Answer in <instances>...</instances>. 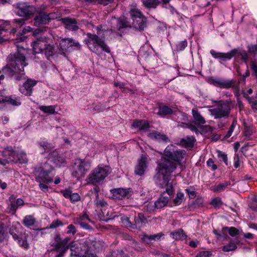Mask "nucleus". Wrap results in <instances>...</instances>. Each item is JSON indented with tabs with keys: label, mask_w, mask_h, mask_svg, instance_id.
<instances>
[{
	"label": "nucleus",
	"mask_w": 257,
	"mask_h": 257,
	"mask_svg": "<svg viewBox=\"0 0 257 257\" xmlns=\"http://www.w3.org/2000/svg\"><path fill=\"white\" fill-rule=\"evenodd\" d=\"M133 126L140 131H143L149 128V124L145 120H136L134 121Z\"/></svg>",
	"instance_id": "nucleus-32"
},
{
	"label": "nucleus",
	"mask_w": 257,
	"mask_h": 257,
	"mask_svg": "<svg viewBox=\"0 0 257 257\" xmlns=\"http://www.w3.org/2000/svg\"><path fill=\"white\" fill-rule=\"evenodd\" d=\"M17 14L20 17L28 19L37 11L36 8L28 3L21 2L17 4Z\"/></svg>",
	"instance_id": "nucleus-12"
},
{
	"label": "nucleus",
	"mask_w": 257,
	"mask_h": 257,
	"mask_svg": "<svg viewBox=\"0 0 257 257\" xmlns=\"http://www.w3.org/2000/svg\"><path fill=\"white\" fill-rule=\"evenodd\" d=\"M64 224L63 222L60 220L59 219H57L56 220L53 221L48 227L49 228L54 229L56 228L59 226H63Z\"/></svg>",
	"instance_id": "nucleus-54"
},
{
	"label": "nucleus",
	"mask_w": 257,
	"mask_h": 257,
	"mask_svg": "<svg viewBox=\"0 0 257 257\" xmlns=\"http://www.w3.org/2000/svg\"><path fill=\"white\" fill-rule=\"evenodd\" d=\"M18 158L22 163H26L28 162L26 154L23 152H21L18 154Z\"/></svg>",
	"instance_id": "nucleus-55"
},
{
	"label": "nucleus",
	"mask_w": 257,
	"mask_h": 257,
	"mask_svg": "<svg viewBox=\"0 0 257 257\" xmlns=\"http://www.w3.org/2000/svg\"><path fill=\"white\" fill-rule=\"evenodd\" d=\"M55 108V105H41L39 107L40 110L43 111L44 113L51 114H54L56 112Z\"/></svg>",
	"instance_id": "nucleus-40"
},
{
	"label": "nucleus",
	"mask_w": 257,
	"mask_h": 257,
	"mask_svg": "<svg viewBox=\"0 0 257 257\" xmlns=\"http://www.w3.org/2000/svg\"><path fill=\"white\" fill-rule=\"evenodd\" d=\"M97 198L95 201V204L97 206L100 207H104L107 205L106 201H105L103 199H99L98 198V194L97 193Z\"/></svg>",
	"instance_id": "nucleus-61"
},
{
	"label": "nucleus",
	"mask_w": 257,
	"mask_h": 257,
	"mask_svg": "<svg viewBox=\"0 0 257 257\" xmlns=\"http://www.w3.org/2000/svg\"><path fill=\"white\" fill-rule=\"evenodd\" d=\"M230 184V182L225 181L222 183L215 185L213 188V191L216 192H221L224 191L225 188Z\"/></svg>",
	"instance_id": "nucleus-41"
},
{
	"label": "nucleus",
	"mask_w": 257,
	"mask_h": 257,
	"mask_svg": "<svg viewBox=\"0 0 257 257\" xmlns=\"http://www.w3.org/2000/svg\"><path fill=\"white\" fill-rule=\"evenodd\" d=\"M238 243V240H236L235 242H230L229 243L223 245L222 247V249L223 251L225 252L234 251L237 249V245Z\"/></svg>",
	"instance_id": "nucleus-36"
},
{
	"label": "nucleus",
	"mask_w": 257,
	"mask_h": 257,
	"mask_svg": "<svg viewBox=\"0 0 257 257\" xmlns=\"http://www.w3.org/2000/svg\"><path fill=\"white\" fill-rule=\"evenodd\" d=\"M213 102L216 103V105L211 106L209 111L214 118H227L230 113L232 108V103L231 101L229 100L225 101L215 100Z\"/></svg>",
	"instance_id": "nucleus-4"
},
{
	"label": "nucleus",
	"mask_w": 257,
	"mask_h": 257,
	"mask_svg": "<svg viewBox=\"0 0 257 257\" xmlns=\"http://www.w3.org/2000/svg\"><path fill=\"white\" fill-rule=\"evenodd\" d=\"M221 199L219 197H216L212 199L211 204L215 207H220L222 205Z\"/></svg>",
	"instance_id": "nucleus-57"
},
{
	"label": "nucleus",
	"mask_w": 257,
	"mask_h": 257,
	"mask_svg": "<svg viewBox=\"0 0 257 257\" xmlns=\"http://www.w3.org/2000/svg\"><path fill=\"white\" fill-rule=\"evenodd\" d=\"M195 139L193 136H188L180 141V145L185 148H192L194 146Z\"/></svg>",
	"instance_id": "nucleus-31"
},
{
	"label": "nucleus",
	"mask_w": 257,
	"mask_h": 257,
	"mask_svg": "<svg viewBox=\"0 0 257 257\" xmlns=\"http://www.w3.org/2000/svg\"><path fill=\"white\" fill-rule=\"evenodd\" d=\"M133 20V27L138 30H143L146 26L147 19L144 16L134 19Z\"/></svg>",
	"instance_id": "nucleus-25"
},
{
	"label": "nucleus",
	"mask_w": 257,
	"mask_h": 257,
	"mask_svg": "<svg viewBox=\"0 0 257 257\" xmlns=\"http://www.w3.org/2000/svg\"><path fill=\"white\" fill-rule=\"evenodd\" d=\"M121 221L122 224L127 228L133 229V223L130 221L128 217L124 216L121 217Z\"/></svg>",
	"instance_id": "nucleus-49"
},
{
	"label": "nucleus",
	"mask_w": 257,
	"mask_h": 257,
	"mask_svg": "<svg viewBox=\"0 0 257 257\" xmlns=\"http://www.w3.org/2000/svg\"><path fill=\"white\" fill-rule=\"evenodd\" d=\"M244 96L248 100L249 103L251 105L252 109L257 112V97H249L247 94H244Z\"/></svg>",
	"instance_id": "nucleus-46"
},
{
	"label": "nucleus",
	"mask_w": 257,
	"mask_h": 257,
	"mask_svg": "<svg viewBox=\"0 0 257 257\" xmlns=\"http://www.w3.org/2000/svg\"><path fill=\"white\" fill-rule=\"evenodd\" d=\"M169 199L167 196H164V193H162L160 197L155 202V206L157 209H160L164 207L168 204Z\"/></svg>",
	"instance_id": "nucleus-33"
},
{
	"label": "nucleus",
	"mask_w": 257,
	"mask_h": 257,
	"mask_svg": "<svg viewBox=\"0 0 257 257\" xmlns=\"http://www.w3.org/2000/svg\"><path fill=\"white\" fill-rule=\"evenodd\" d=\"M21 228V225L19 223H17V224H13L10 228L9 232L12 235L14 239L17 241L20 246L28 249L29 245L27 241V235L20 231Z\"/></svg>",
	"instance_id": "nucleus-10"
},
{
	"label": "nucleus",
	"mask_w": 257,
	"mask_h": 257,
	"mask_svg": "<svg viewBox=\"0 0 257 257\" xmlns=\"http://www.w3.org/2000/svg\"><path fill=\"white\" fill-rule=\"evenodd\" d=\"M170 236L176 240H183L186 238V235L181 229L170 233Z\"/></svg>",
	"instance_id": "nucleus-34"
},
{
	"label": "nucleus",
	"mask_w": 257,
	"mask_h": 257,
	"mask_svg": "<svg viewBox=\"0 0 257 257\" xmlns=\"http://www.w3.org/2000/svg\"><path fill=\"white\" fill-rule=\"evenodd\" d=\"M62 21L68 30L75 31L79 29L78 24L75 19L67 18L62 19Z\"/></svg>",
	"instance_id": "nucleus-23"
},
{
	"label": "nucleus",
	"mask_w": 257,
	"mask_h": 257,
	"mask_svg": "<svg viewBox=\"0 0 257 257\" xmlns=\"http://www.w3.org/2000/svg\"><path fill=\"white\" fill-rule=\"evenodd\" d=\"M68 245L71 250L70 257H82L84 254L87 251L84 242L82 243H76L71 242Z\"/></svg>",
	"instance_id": "nucleus-14"
},
{
	"label": "nucleus",
	"mask_w": 257,
	"mask_h": 257,
	"mask_svg": "<svg viewBox=\"0 0 257 257\" xmlns=\"http://www.w3.org/2000/svg\"><path fill=\"white\" fill-rule=\"evenodd\" d=\"M55 242L51 244L54 247L53 250H58L59 253L55 257H63L69 248L68 245L70 238L68 237L62 239L59 234H56L54 236Z\"/></svg>",
	"instance_id": "nucleus-11"
},
{
	"label": "nucleus",
	"mask_w": 257,
	"mask_h": 257,
	"mask_svg": "<svg viewBox=\"0 0 257 257\" xmlns=\"http://www.w3.org/2000/svg\"><path fill=\"white\" fill-rule=\"evenodd\" d=\"M211 253L208 251H204L200 252L196 256V257H210Z\"/></svg>",
	"instance_id": "nucleus-63"
},
{
	"label": "nucleus",
	"mask_w": 257,
	"mask_h": 257,
	"mask_svg": "<svg viewBox=\"0 0 257 257\" xmlns=\"http://www.w3.org/2000/svg\"><path fill=\"white\" fill-rule=\"evenodd\" d=\"M130 15L132 17L133 20L134 19L139 18L143 16V15L141 11L136 8H132L130 11Z\"/></svg>",
	"instance_id": "nucleus-47"
},
{
	"label": "nucleus",
	"mask_w": 257,
	"mask_h": 257,
	"mask_svg": "<svg viewBox=\"0 0 257 257\" xmlns=\"http://www.w3.org/2000/svg\"><path fill=\"white\" fill-rule=\"evenodd\" d=\"M49 22V19L47 14L44 12L39 13L34 19V25L35 26L46 24Z\"/></svg>",
	"instance_id": "nucleus-26"
},
{
	"label": "nucleus",
	"mask_w": 257,
	"mask_h": 257,
	"mask_svg": "<svg viewBox=\"0 0 257 257\" xmlns=\"http://www.w3.org/2000/svg\"><path fill=\"white\" fill-rule=\"evenodd\" d=\"M63 196L69 199L72 203H75L80 200V196L77 193H72L70 189H66L61 191Z\"/></svg>",
	"instance_id": "nucleus-24"
},
{
	"label": "nucleus",
	"mask_w": 257,
	"mask_h": 257,
	"mask_svg": "<svg viewBox=\"0 0 257 257\" xmlns=\"http://www.w3.org/2000/svg\"><path fill=\"white\" fill-rule=\"evenodd\" d=\"M237 120L236 118H234L231 126H230L228 131L227 132L226 135H225V137L226 138H229L232 134V133L234 130V128L237 126Z\"/></svg>",
	"instance_id": "nucleus-48"
},
{
	"label": "nucleus",
	"mask_w": 257,
	"mask_h": 257,
	"mask_svg": "<svg viewBox=\"0 0 257 257\" xmlns=\"http://www.w3.org/2000/svg\"><path fill=\"white\" fill-rule=\"evenodd\" d=\"M35 222V217L31 215H26L22 221L23 224L27 227L33 226Z\"/></svg>",
	"instance_id": "nucleus-37"
},
{
	"label": "nucleus",
	"mask_w": 257,
	"mask_h": 257,
	"mask_svg": "<svg viewBox=\"0 0 257 257\" xmlns=\"http://www.w3.org/2000/svg\"><path fill=\"white\" fill-rule=\"evenodd\" d=\"M66 233L67 234H71L74 235L76 232V228L75 226L72 224H69L67 227Z\"/></svg>",
	"instance_id": "nucleus-56"
},
{
	"label": "nucleus",
	"mask_w": 257,
	"mask_h": 257,
	"mask_svg": "<svg viewBox=\"0 0 257 257\" xmlns=\"http://www.w3.org/2000/svg\"><path fill=\"white\" fill-rule=\"evenodd\" d=\"M113 85L115 87H119L120 88L122 89V92L132 91V89L125 87V83L120 81L114 82Z\"/></svg>",
	"instance_id": "nucleus-50"
},
{
	"label": "nucleus",
	"mask_w": 257,
	"mask_h": 257,
	"mask_svg": "<svg viewBox=\"0 0 257 257\" xmlns=\"http://www.w3.org/2000/svg\"><path fill=\"white\" fill-rule=\"evenodd\" d=\"M18 51L14 55L9 56L8 64L2 69L4 74L13 77L16 81H20L24 78L25 72L24 68L27 65L25 62V56L23 51H25L23 47L16 45Z\"/></svg>",
	"instance_id": "nucleus-2"
},
{
	"label": "nucleus",
	"mask_w": 257,
	"mask_h": 257,
	"mask_svg": "<svg viewBox=\"0 0 257 257\" xmlns=\"http://www.w3.org/2000/svg\"><path fill=\"white\" fill-rule=\"evenodd\" d=\"M101 28L102 27L100 26L96 27L97 35L88 33L86 34L87 38L85 40L90 51L98 55H100L102 51L110 52L109 47L102 38H104V31Z\"/></svg>",
	"instance_id": "nucleus-3"
},
{
	"label": "nucleus",
	"mask_w": 257,
	"mask_h": 257,
	"mask_svg": "<svg viewBox=\"0 0 257 257\" xmlns=\"http://www.w3.org/2000/svg\"><path fill=\"white\" fill-rule=\"evenodd\" d=\"M90 168L91 165L89 161L80 158L76 159L72 165L71 175L77 180H80L85 177Z\"/></svg>",
	"instance_id": "nucleus-6"
},
{
	"label": "nucleus",
	"mask_w": 257,
	"mask_h": 257,
	"mask_svg": "<svg viewBox=\"0 0 257 257\" xmlns=\"http://www.w3.org/2000/svg\"><path fill=\"white\" fill-rule=\"evenodd\" d=\"M147 163L148 158L147 155H142L138 160V163L135 167V174L140 176L143 175L147 169Z\"/></svg>",
	"instance_id": "nucleus-17"
},
{
	"label": "nucleus",
	"mask_w": 257,
	"mask_h": 257,
	"mask_svg": "<svg viewBox=\"0 0 257 257\" xmlns=\"http://www.w3.org/2000/svg\"><path fill=\"white\" fill-rule=\"evenodd\" d=\"M192 114L194 119V122L195 124L201 125L203 124L206 122L205 118L201 115L197 109H192Z\"/></svg>",
	"instance_id": "nucleus-27"
},
{
	"label": "nucleus",
	"mask_w": 257,
	"mask_h": 257,
	"mask_svg": "<svg viewBox=\"0 0 257 257\" xmlns=\"http://www.w3.org/2000/svg\"><path fill=\"white\" fill-rule=\"evenodd\" d=\"M40 148H41L45 152H49L54 146L51 144L46 141H41L38 143Z\"/></svg>",
	"instance_id": "nucleus-42"
},
{
	"label": "nucleus",
	"mask_w": 257,
	"mask_h": 257,
	"mask_svg": "<svg viewBox=\"0 0 257 257\" xmlns=\"http://www.w3.org/2000/svg\"><path fill=\"white\" fill-rule=\"evenodd\" d=\"M158 109L157 114L161 117H165L172 114L177 115L178 113H181L180 111L174 110L168 105L162 103L159 105Z\"/></svg>",
	"instance_id": "nucleus-19"
},
{
	"label": "nucleus",
	"mask_w": 257,
	"mask_h": 257,
	"mask_svg": "<svg viewBox=\"0 0 257 257\" xmlns=\"http://www.w3.org/2000/svg\"><path fill=\"white\" fill-rule=\"evenodd\" d=\"M156 172V174L154 177L156 184L160 188H166V190L163 193L164 194L167 193L170 196L173 195L174 193L173 185L171 183H169L170 177L172 173L163 171Z\"/></svg>",
	"instance_id": "nucleus-7"
},
{
	"label": "nucleus",
	"mask_w": 257,
	"mask_h": 257,
	"mask_svg": "<svg viewBox=\"0 0 257 257\" xmlns=\"http://www.w3.org/2000/svg\"><path fill=\"white\" fill-rule=\"evenodd\" d=\"M53 161L56 164V165L59 166H60L65 164V159L63 157L59 155H57V156L54 158Z\"/></svg>",
	"instance_id": "nucleus-51"
},
{
	"label": "nucleus",
	"mask_w": 257,
	"mask_h": 257,
	"mask_svg": "<svg viewBox=\"0 0 257 257\" xmlns=\"http://www.w3.org/2000/svg\"><path fill=\"white\" fill-rule=\"evenodd\" d=\"M113 197L119 200L128 199L132 195V190L131 188H115L111 190Z\"/></svg>",
	"instance_id": "nucleus-16"
},
{
	"label": "nucleus",
	"mask_w": 257,
	"mask_h": 257,
	"mask_svg": "<svg viewBox=\"0 0 257 257\" xmlns=\"http://www.w3.org/2000/svg\"><path fill=\"white\" fill-rule=\"evenodd\" d=\"M248 52L253 57H257V45H251L248 46Z\"/></svg>",
	"instance_id": "nucleus-53"
},
{
	"label": "nucleus",
	"mask_w": 257,
	"mask_h": 257,
	"mask_svg": "<svg viewBox=\"0 0 257 257\" xmlns=\"http://www.w3.org/2000/svg\"><path fill=\"white\" fill-rule=\"evenodd\" d=\"M34 35L36 40L32 43L33 50L35 53H43L47 43L50 42L51 39L39 29L35 31Z\"/></svg>",
	"instance_id": "nucleus-9"
},
{
	"label": "nucleus",
	"mask_w": 257,
	"mask_h": 257,
	"mask_svg": "<svg viewBox=\"0 0 257 257\" xmlns=\"http://www.w3.org/2000/svg\"><path fill=\"white\" fill-rule=\"evenodd\" d=\"M211 84L221 88L229 89L233 88L235 85V81L233 79H226L218 77H211L209 79Z\"/></svg>",
	"instance_id": "nucleus-15"
},
{
	"label": "nucleus",
	"mask_w": 257,
	"mask_h": 257,
	"mask_svg": "<svg viewBox=\"0 0 257 257\" xmlns=\"http://www.w3.org/2000/svg\"><path fill=\"white\" fill-rule=\"evenodd\" d=\"M238 50L237 49H232L227 53L217 52L212 49L210 51V53L214 58L218 59L219 63H222L223 62L231 60L238 53Z\"/></svg>",
	"instance_id": "nucleus-13"
},
{
	"label": "nucleus",
	"mask_w": 257,
	"mask_h": 257,
	"mask_svg": "<svg viewBox=\"0 0 257 257\" xmlns=\"http://www.w3.org/2000/svg\"><path fill=\"white\" fill-rule=\"evenodd\" d=\"M188 44L186 40L178 42L176 44V49L177 51H182L185 49Z\"/></svg>",
	"instance_id": "nucleus-52"
},
{
	"label": "nucleus",
	"mask_w": 257,
	"mask_h": 257,
	"mask_svg": "<svg viewBox=\"0 0 257 257\" xmlns=\"http://www.w3.org/2000/svg\"><path fill=\"white\" fill-rule=\"evenodd\" d=\"M146 220V218L142 213H138L137 216L134 217V223H133V229L140 228L143 226Z\"/></svg>",
	"instance_id": "nucleus-28"
},
{
	"label": "nucleus",
	"mask_w": 257,
	"mask_h": 257,
	"mask_svg": "<svg viewBox=\"0 0 257 257\" xmlns=\"http://www.w3.org/2000/svg\"><path fill=\"white\" fill-rule=\"evenodd\" d=\"M228 230L229 234L232 236H235L238 234L239 230L234 227H226Z\"/></svg>",
	"instance_id": "nucleus-62"
},
{
	"label": "nucleus",
	"mask_w": 257,
	"mask_h": 257,
	"mask_svg": "<svg viewBox=\"0 0 257 257\" xmlns=\"http://www.w3.org/2000/svg\"><path fill=\"white\" fill-rule=\"evenodd\" d=\"M6 232V228L3 224H0V242L5 239Z\"/></svg>",
	"instance_id": "nucleus-59"
},
{
	"label": "nucleus",
	"mask_w": 257,
	"mask_h": 257,
	"mask_svg": "<svg viewBox=\"0 0 257 257\" xmlns=\"http://www.w3.org/2000/svg\"><path fill=\"white\" fill-rule=\"evenodd\" d=\"M49 21L51 19H57L60 17V14L58 13H50L47 14Z\"/></svg>",
	"instance_id": "nucleus-64"
},
{
	"label": "nucleus",
	"mask_w": 257,
	"mask_h": 257,
	"mask_svg": "<svg viewBox=\"0 0 257 257\" xmlns=\"http://www.w3.org/2000/svg\"><path fill=\"white\" fill-rule=\"evenodd\" d=\"M111 168L108 166L99 165L88 175L86 181L92 185L99 184L111 172Z\"/></svg>",
	"instance_id": "nucleus-5"
},
{
	"label": "nucleus",
	"mask_w": 257,
	"mask_h": 257,
	"mask_svg": "<svg viewBox=\"0 0 257 257\" xmlns=\"http://www.w3.org/2000/svg\"><path fill=\"white\" fill-rule=\"evenodd\" d=\"M184 199V194L182 192H177L175 198L173 200V203L175 206L180 205Z\"/></svg>",
	"instance_id": "nucleus-44"
},
{
	"label": "nucleus",
	"mask_w": 257,
	"mask_h": 257,
	"mask_svg": "<svg viewBox=\"0 0 257 257\" xmlns=\"http://www.w3.org/2000/svg\"><path fill=\"white\" fill-rule=\"evenodd\" d=\"M112 23L116 24V27H114L111 28L112 31H115L116 30L119 31L121 29L128 28L131 27V24L129 22L126 18H123L121 19H114L112 20Z\"/></svg>",
	"instance_id": "nucleus-22"
},
{
	"label": "nucleus",
	"mask_w": 257,
	"mask_h": 257,
	"mask_svg": "<svg viewBox=\"0 0 257 257\" xmlns=\"http://www.w3.org/2000/svg\"><path fill=\"white\" fill-rule=\"evenodd\" d=\"M3 155L4 157H7L8 156L9 157L14 158L16 155V153L14 151V148L12 147H7L4 150L3 152Z\"/></svg>",
	"instance_id": "nucleus-45"
},
{
	"label": "nucleus",
	"mask_w": 257,
	"mask_h": 257,
	"mask_svg": "<svg viewBox=\"0 0 257 257\" xmlns=\"http://www.w3.org/2000/svg\"><path fill=\"white\" fill-rule=\"evenodd\" d=\"M217 152L218 157L221 159L225 163V164L228 165L227 155L220 151H217Z\"/></svg>",
	"instance_id": "nucleus-58"
},
{
	"label": "nucleus",
	"mask_w": 257,
	"mask_h": 257,
	"mask_svg": "<svg viewBox=\"0 0 257 257\" xmlns=\"http://www.w3.org/2000/svg\"><path fill=\"white\" fill-rule=\"evenodd\" d=\"M49 43H47L43 53L48 60H50L56 53L54 46Z\"/></svg>",
	"instance_id": "nucleus-29"
},
{
	"label": "nucleus",
	"mask_w": 257,
	"mask_h": 257,
	"mask_svg": "<svg viewBox=\"0 0 257 257\" xmlns=\"http://www.w3.org/2000/svg\"><path fill=\"white\" fill-rule=\"evenodd\" d=\"M6 102L14 106H19L21 104L20 97L13 96H6L5 102Z\"/></svg>",
	"instance_id": "nucleus-35"
},
{
	"label": "nucleus",
	"mask_w": 257,
	"mask_h": 257,
	"mask_svg": "<svg viewBox=\"0 0 257 257\" xmlns=\"http://www.w3.org/2000/svg\"><path fill=\"white\" fill-rule=\"evenodd\" d=\"M81 45L79 43L71 38L61 39L58 45V53L66 56L70 52L80 50Z\"/></svg>",
	"instance_id": "nucleus-8"
},
{
	"label": "nucleus",
	"mask_w": 257,
	"mask_h": 257,
	"mask_svg": "<svg viewBox=\"0 0 257 257\" xmlns=\"http://www.w3.org/2000/svg\"><path fill=\"white\" fill-rule=\"evenodd\" d=\"M164 235V234L160 232L154 235H144L142 239L146 242H148L150 240H158L160 238Z\"/></svg>",
	"instance_id": "nucleus-39"
},
{
	"label": "nucleus",
	"mask_w": 257,
	"mask_h": 257,
	"mask_svg": "<svg viewBox=\"0 0 257 257\" xmlns=\"http://www.w3.org/2000/svg\"><path fill=\"white\" fill-rule=\"evenodd\" d=\"M50 171L40 169L38 174L36 176L37 182H43L44 183L48 184L53 182V179L49 176Z\"/></svg>",
	"instance_id": "nucleus-20"
},
{
	"label": "nucleus",
	"mask_w": 257,
	"mask_h": 257,
	"mask_svg": "<svg viewBox=\"0 0 257 257\" xmlns=\"http://www.w3.org/2000/svg\"><path fill=\"white\" fill-rule=\"evenodd\" d=\"M36 84L35 80L28 79L22 85L20 86L19 91L25 95L30 96L33 92V88Z\"/></svg>",
	"instance_id": "nucleus-18"
},
{
	"label": "nucleus",
	"mask_w": 257,
	"mask_h": 257,
	"mask_svg": "<svg viewBox=\"0 0 257 257\" xmlns=\"http://www.w3.org/2000/svg\"><path fill=\"white\" fill-rule=\"evenodd\" d=\"M143 5L148 8H155L159 4L158 0H142Z\"/></svg>",
	"instance_id": "nucleus-43"
},
{
	"label": "nucleus",
	"mask_w": 257,
	"mask_h": 257,
	"mask_svg": "<svg viewBox=\"0 0 257 257\" xmlns=\"http://www.w3.org/2000/svg\"><path fill=\"white\" fill-rule=\"evenodd\" d=\"M186 151L177 149L172 145H168L164 151L163 155L158 162L156 171L173 173L183 160Z\"/></svg>",
	"instance_id": "nucleus-1"
},
{
	"label": "nucleus",
	"mask_w": 257,
	"mask_h": 257,
	"mask_svg": "<svg viewBox=\"0 0 257 257\" xmlns=\"http://www.w3.org/2000/svg\"><path fill=\"white\" fill-rule=\"evenodd\" d=\"M150 136L158 141L169 142V138L166 135L162 134L158 132H154L150 134Z\"/></svg>",
	"instance_id": "nucleus-38"
},
{
	"label": "nucleus",
	"mask_w": 257,
	"mask_h": 257,
	"mask_svg": "<svg viewBox=\"0 0 257 257\" xmlns=\"http://www.w3.org/2000/svg\"><path fill=\"white\" fill-rule=\"evenodd\" d=\"M25 24V20L22 19H18L15 20V22L11 24L9 22H6L4 24L5 26H10L12 27V30L10 32L11 34H15L17 31V27L15 25H18L19 27Z\"/></svg>",
	"instance_id": "nucleus-30"
},
{
	"label": "nucleus",
	"mask_w": 257,
	"mask_h": 257,
	"mask_svg": "<svg viewBox=\"0 0 257 257\" xmlns=\"http://www.w3.org/2000/svg\"><path fill=\"white\" fill-rule=\"evenodd\" d=\"M207 166L210 168L212 171H215L217 169V166L214 164L213 160L212 159H209L206 162Z\"/></svg>",
	"instance_id": "nucleus-60"
},
{
	"label": "nucleus",
	"mask_w": 257,
	"mask_h": 257,
	"mask_svg": "<svg viewBox=\"0 0 257 257\" xmlns=\"http://www.w3.org/2000/svg\"><path fill=\"white\" fill-rule=\"evenodd\" d=\"M86 249L89 252L92 251L98 252L101 248V242L99 240L87 239L84 242Z\"/></svg>",
	"instance_id": "nucleus-21"
}]
</instances>
